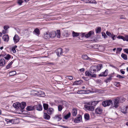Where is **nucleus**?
I'll return each instance as SVG.
<instances>
[{
  "mask_svg": "<svg viewBox=\"0 0 128 128\" xmlns=\"http://www.w3.org/2000/svg\"><path fill=\"white\" fill-rule=\"evenodd\" d=\"M102 68V64H101L97 66H92L90 69V72L91 73H94L100 71Z\"/></svg>",
  "mask_w": 128,
  "mask_h": 128,
  "instance_id": "obj_1",
  "label": "nucleus"
},
{
  "mask_svg": "<svg viewBox=\"0 0 128 128\" xmlns=\"http://www.w3.org/2000/svg\"><path fill=\"white\" fill-rule=\"evenodd\" d=\"M26 106V102H22L21 103L19 102H16L14 103L13 104V106L16 109H23Z\"/></svg>",
  "mask_w": 128,
  "mask_h": 128,
  "instance_id": "obj_2",
  "label": "nucleus"
},
{
  "mask_svg": "<svg viewBox=\"0 0 128 128\" xmlns=\"http://www.w3.org/2000/svg\"><path fill=\"white\" fill-rule=\"evenodd\" d=\"M112 104L113 102L111 100H106L103 101L102 102V106L104 107L109 106Z\"/></svg>",
  "mask_w": 128,
  "mask_h": 128,
  "instance_id": "obj_3",
  "label": "nucleus"
},
{
  "mask_svg": "<svg viewBox=\"0 0 128 128\" xmlns=\"http://www.w3.org/2000/svg\"><path fill=\"white\" fill-rule=\"evenodd\" d=\"M120 99L119 98H117L113 100V106L116 108H117L119 106L120 103Z\"/></svg>",
  "mask_w": 128,
  "mask_h": 128,
  "instance_id": "obj_4",
  "label": "nucleus"
},
{
  "mask_svg": "<svg viewBox=\"0 0 128 128\" xmlns=\"http://www.w3.org/2000/svg\"><path fill=\"white\" fill-rule=\"evenodd\" d=\"M103 110L101 107H98L95 109V113L97 114L100 115L102 113Z\"/></svg>",
  "mask_w": 128,
  "mask_h": 128,
  "instance_id": "obj_5",
  "label": "nucleus"
},
{
  "mask_svg": "<svg viewBox=\"0 0 128 128\" xmlns=\"http://www.w3.org/2000/svg\"><path fill=\"white\" fill-rule=\"evenodd\" d=\"M85 108L89 111H92L94 110V108L93 106H90L87 105L84 106Z\"/></svg>",
  "mask_w": 128,
  "mask_h": 128,
  "instance_id": "obj_6",
  "label": "nucleus"
},
{
  "mask_svg": "<svg viewBox=\"0 0 128 128\" xmlns=\"http://www.w3.org/2000/svg\"><path fill=\"white\" fill-rule=\"evenodd\" d=\"M82 120V117L81 115H79L74 120V122L75 123H78Z\"/></svg>",
  "mask_w": 128,
  "mask_h": 128,
  "instance_id": "obj_7",
  "label": "nucleus"
},
{
  "mask_svg": "<svg viewBox=\"0 0 128 128\" xmlns=\"http://www.w3.org/2000/svg\"><path fill=\"white\" fill-rule=\"evenodd\" d=\"M56 53L58 56H60L63 53L62 49L61 48L58 49L56 51Z\"/></svg>",
  "mask_w": 128,
  "mask_h": 128,
  "instance_id": "obj_8",
  "label": "nucleus"
},
{
  "mask_svg": "<svg viewBox=\"0 0 128 128\" xmlns=\"http://www.w3.org/2000/svg\"><path fill=\"white\" fill-rule=\"evenodd\" d=\"M34 110L38 111H41L42 110V106L40 104H38L34 106Z\"/></svg>",
  "mask_w": 128,
  "mask_h": 128,
  "instance_id": "obj_9",
  "label": "nucleus"
},
{
  "mask_svg": "<svg viewBox=\"0 0 128 128\" xmlns=\"http://www.w3.org/2000/svg\"><path fill=\"white\" fill-rule=\"evenodd\" d=\"M108 70L107 69H106L104 72L101 73L99 74L98 75V76H107L108 74Z\"/></svg>",
  "mask_w": 128,
  "mask_h": 128,
  "instance_id": "obj_10",
  "label": "nucleus"
},
{
  "mask_svg": "<svg viewBox=\"0 0 128 128\" xmlns=\"http://www.w3.org/2000/svg\"><path fill=\"white\" fill-rule=\"evenodd\" d=\"M20 40L19 37L17 35L15 34L13 38V40L15 43H16L19 42Z\"/></svg>",
  "mask_w": 128,
  "mask_h": 128,
  "instance_id": "obj_11",
  "label": "nucleus"
},
{
  "mask_svg": "<svg viewBox=\"0 0 128 128\" xmlns=\"http://www.w3.org/2000/svg\"><path fill=\"white\" fill-rule=\"evenodd\" d=\"M94 31H90L88 34H86L85 35V36L87 38H88L91 36L92 35H94Z\"/></svg>",
  "mask_w": 128,
  "mask_h": 128,
  "instance_id": "obj_12",
  "label": "nucleus"
},
{
  "mask_svg": "<svg viewBox=\"0 0 128 128\" xmlns=\"http://www.w3.org/2000/svg\"><path fill=\"white\" fill-rule=\"evenodd\" d=\"M54 119L57 120L58 121H59L62 119V116L60 114H57L54 117Z\"/></svg>",
  "mask_w": 128,
  "mask_h": 128,
  "instance_id": "obj_13",
  "label": "nucleus"
},
{
  "mask_svg": "<svg viewBox=\"0 0 128 128\" xmlns=\"http://www.w3.org/2000/svg\"><path fill=\"white\" fill-rule=\"evenodd\" d=\"M47 110V113L50 115L53 113L54 112V109L51 108H49Z\"/></svg>",
  "mask_w": 128,
  "mask_h": 128,
  "instance_id": "obj_14",
  "label": "nucleus"
},
{
  "mask_svg": "<svg viewBox=\"0 0 128 128\" xmlns=\"http://www.w3.org/2000/svg\"><path fill=\"white\" fill-rule=\"evenodd\" d=\"M2 38L4 42H8V41L9 38L8 35L6 34L3 36Z\"/></svg>",
  "mask_w": 128,
  "mask_h": 128,
  "instance_id": "obj_15",
  "label": "nucleus"
},
{
  "mask_svg": "<svg viewBox=\"0 0 128 128\" xmlns=\"http://www.w3.org/2000/svg\"><path fill=\"white\" fill-rule=\"evenodd\" d=\"M43 118L44 119L46 120H49L50 117L46 113H44L43 115Z\"/></svg>",
  "mask_w": 128,
  "mask_h": 128,
  "instance_id": "obj_16",
  "label": "nucleus"
},
{
  "mask_svg": "<svg viewBox=\"0 0 128 128\" xmlns=\"http://www.w3.org/2000/svg\"><path fill=\"white\" fill-rule=\"evenodd\" d=\"M5 64V61L4 59L2 58L0 60V66H3Z\"/></svg>",
  "mask_w": 128,
  "mask_h": 128,
  "instance_id": "obj_17",
  "label": "nucleus"
},
{
  "mask_svg": "<svg viewBox=\"0 0 128 128\" xmlns=\"http://www.w3.org/2000/svg\"><path fill=\"white\" fill-rule=\"evenodd\" d=\"M82 58L84 60H90L91 59L86 54H83L82 56Z\"/></svg>",
  "mask_w": 128,
  "mask_h": 128,
  "instance_id": "obj_18",
  "label": "nucleus"
},
{
  "mask_svg": "<svg viewBox=\"0 0 128 128\" xmlns=\"http://www.w3.org/2000/svg\"><path fill=\"white\" fill-rule=\"evenodd\" d=\"M49 32H46L44 36V38L46 39H49L50 38Z\"/></svg>",
  "mask_w": 128,
  "mask_h": 128,
  "instance_id": "obj_19",
  "label": "nucleus"
},
{
  "mask_svg": "<svg viewBox=\"0 0 128 128\" xmlns=\"http://www.w3.org/2000/svg\"><path fill=\"white\" fill-rule=\"evenodd\" d=\"M72 116H76L77 114V110L75 108H73L72 110Z\"/></svg>",
  "mask_w": 128,
  "mask_h": 128,
  "instance_id": "obj_20",
  "label": "nucleus"
},
{
  "mask_svg": "<svg viewBox=\"0 0 128 128\" xmlns=\"http://www.w3.org/2000/svg\"><path fill=\"white\" fill-rule=\"evenodd\" d=\"M50 38H53L56 36V32H53L51 33H50Z\"/></svg>",
  "mask_w": 128,
  "mask_h": 128,
  "instance_id": "obj_21",
  "label": "nucleus"
},
{
  "mask_svg": "<svg viewBox=\"0 0 128 128\" xmlns=\"http://www.w3.org/2000/svg\"><path fill=\"white\" fill-rule=\"evenodd\" d=\"M80 35V33L75 32L74 31L72 32V36L74 37L78 36H79Z\"/></svg>",
  "mask_w": 128,
  "mask_h": 128,
  "instance_id": "obj_22",
  "label": "nucleus"
},
{
  "mask_svg": "<svg viewBox=\"0 0 128 128\" xmlns=\"http://www.w3.org/2000/svg\"><path fill=\"white\" fill-rule=\"evenodd\" d=\"M26 109V110L28 111H31L34 109V106H28L27 107Z\"/></svg>",
  "mask_w": 128,
  "mask_h": 128,
  "instance_id": "obj_23",
  "label": "nucleus"
},
{
  "mask_svg": "<svg viewBox=\"0 0 128 128\" xmlns=\"http://www.w3.org/2000/svg\"><path fill=\"white\" fill-rule=\"evenodd\" d=\"M10 122L12 124H15L16 123V121L17 120L15 118L12 119L10 120Z\"/></svg>",
  "mask_w": 128,
  "mask_h": 128,
  "instance_id": "obj_24",
  "label": "nucleus"
},
{
  "mask_svg": "<svg viewBox=\"0 0 128 128\" xmlns=\"http://www.w3.org/2000/svg\"><path fill=\"white\" fill-rule=\"evenodd\" d=\"M38 94L40 96L44 97L45 96L44 92H38Z\"/></svg>",
  "mask_w": 128,
  "mask_h": 128,
  "instance_id": "obj_25",
  "label": "nucleus"
},
{
  "mask_svg": "<svg viewBox=\"0 0 128 128\" xmlns=\"http://www.w3.org/2000/svg\"><path fill=\"white\" fill-rule=\"evenodd\" d=\"M84 118L85 120H88L90 119V116L89 114L88 113L85 114L84 115Z\"/></svg>",
  "mask_w": 128,
  "mask_h": 128,
  "instance_id": "obj_26",
  "label": "nucleus"
},
{
  "mask_svg": "<svg viewBox=\"0 0 128 128\" xmlns=\"http://www.w3.org/2000/svg\"><path fill=\"white\" fill-rule=\"evenodd\" d=\"M60 30H57V32L56 33V36L58 38H60Z\"/></svg>",
  "mask_w": 128,
  "mask_h": 128,
  "instance_id": "obj_27",
  "label": "nucleus"
},
{
  "mask_svg": "<svg viewBox=\"0 0 128 128\" xmlns=\"http://www.w3.org/2000/svg\"><path fill=\"white\" fill-rule=\"evenodd\" d=\"M121 57L124 60H127L128 59L127 55L122 53L121 55Z\"/></svg>",
  "mask_w": 128,
  "mask_h": 128,
  "instance_id": "obj_28",
  "label": "nucleus"
},
{
  "mask_svg": "<svg viewBox=\"0 0 128 128\" xmlns=\"http://www.w3.org/2000/svg\"><path fill=\"white\" fill-rule=\"evenodd\" d=\"M96 33H99L101 31V28L100 27H99L96 28Z\"/></svg>",
  "mask_w": 128,
  "mask_h": 128,
  "instance_id": "obj_29",
  "label": "nucleus"
},
{
  "mask_svg": "<svg viewBox=\"0 0 128 128\" xmlns=\"http://www.w3.org/2000/svg\"><path fill=\"white\" fill-rule=\"evenodd\" d=\"M43 106L45 110H46L48 108V105L47 104H43Z\"/></svg>",
  "mask_w": 128,
  "mask_h": 128,
  "instance_id": "obj_30",
  "label": "nucleus"
},
{
  "mask_svg": "<svg viewBox=\"0 0 128 128\" xmlns=\"http://www.w3.org/2000/svg\"><path fill=\"white\" fill-rule=\"evenodd\" d=\"M9 74L10 76H12L15 75L16 74V72L15 71H14L10 72Z\"/></svg>",
  "mask_w": 128,
  "mask_h": 128,
  "instance_id": "obj_31",
  "label": "nucleus"
},
{
  "mask_svg": "<svg viewBox=\"0 0 128 128\" xmlns=\"http://www.w3.org/2000/svg\"><path fill=\"white\" fill-rule=\"evenodd\" d=\"M98 102L97 101H94L92 102L91 103V105L93 106H95L98 103Z\"/></svg>",
  "mask_w": 128,
  "mask_h": 128,
  "instance_id": "obj_32",
  "label": "nucleus"
},
{
  "mask_svg": "<svg viewBox=\"0 0 128 128\" xmlns=\"http://www.w3.org/2000/svg\"><path fill=\"white\" fill-rule=\"evenodd\" d=\"M34 31L38 35H39L40 34V31L38 28H36Z\"/></svg>",
  "mask_w": 128,
  "mask_h": 128,
  "instance_id": "obj_33",
  "label": "nucleus"
},
{
  "mask_svg": "<svg viewBox=\"0 0 128 128\" xmlns=\"http://www.w3.org/2000/svg\"><path fill=\"white\" fill-rule=\"evenodd\" d=\"M82 83V82L81 80H78L75 82L74 84L78 85L81 84Z\"/></svg>",
  "mask_w": 128,
  "mask_h": 128,
  "instance_id": "obj_34",
  "label": "nucleus"
},
{
  "mask_svg": "<svg viewBox=\"0 0 128 128\" xmlns=\"http://www.w3.org/2000/svg\"><path fill=\"white\" fill-rule=\"evenodd\" d=\"M70 113L69 112L68 114L65 116H64V118L65 119H67L70 117Z\"/></svg>",
  "mask_w": 128,
  "mask_h": 128,
  "instance_id": "obj_35",
  "label": "nucleus"
},
{
  "mask_svg": "<svg viewBox=\"0 0 128 128\" xmlns=\"http://www.w3.org/2000/svg\"><path fill=\"white\" fill-rule=\"evenodd\" d=\"M64 108L63 106L61 105H59L58 106V110L59 111H61Z\"/></svg>",
  "mask_w": 128,
  "mask_h": 128,
  "instance_id": "obj_36",
  "label": "nucleus"
},
{
  "mask_svg": "<svg viewBox=\"0 0 128 128\" xmlns=\"http://www.w3.org/2000/svg\"><path fill=\"white\" fill-rule=\"evenodd\" d=\"M89 3L94 4H97V2L95 0H89Z\"/></svg>",
  "mask_w": 128,
  "mask_h": 128,
  "instance_id": "obj_37",
  "label": "nucleus"
},
{
  "mask_svg": "<svg viewBox=\"0 0 128 128\" xmlns=\"http://www.w3.org/2000/svg\"><path fill=\"white\" fill-rule=\"evenodd\" d=\"M11 58L9 54H7L6 56L4 57L5 59L6 60H8Z\"/></svg>",
  "mask_w": 128,
  "mask_h": 128,
  "instance_id": "obj_38",
  "label": "nucleus"
},
{
  "mask_svg": "<svg viewBox=\"0 0 128 128\" xmlns=\"http://www.w3.org/2000/svg\"><path fill=\"white\" fill-rule=\"evenodd\" d=\"M128 108V107L127 106L125 107V110H122L121 112L124 114H126L127 112L126 109Z\"/></svg>",
  "mask_w": 128,
  "mask_h": 128,
  "instance_id": "obj_39",
  "label": "nucleus"
},
{
  "mask_svg": "<svg viewBox=\"0 0 128 128\" xmlns=\"http://www.w3.org/2000/svg\"><path fill=\"white\" fill-rule=\"evenodd\" d=\"M91 73H90L88 71H86L85 72V74L86 76H90L91 75Z\"/></svg>",
  "mask_w": 128,
  "mask_h": 128,
  "instance_id": "obj_40",
  "label": "nucleus"
},
{
  "mask_svg": "<svg viewBox=\"0 0 128 128\" xmlns=\"http://www.w3.org/2000/svg\"><path fill=\"white\" fill-rule=\"evenodd\" d=\"M117 38L119 39H122L124 41V36H118Z\"/></svg>",
  "mask_w": 128,
  "mask_h": 128,
  "instance_id": "obj_41",
  "label": "nucleus"
},
{
  "mask_svg": "<svg viewBox=\"0 0 128 128\" xmlns=\"http://www.w3.org/2000/svg\"><path fill=\"white\" fill-rule=\"evenodd\" d=\"M13 62L12 61H11L6 66V68L8 69L10 68L11 65L12 64Z\"/></svg>",
  "mask_w": 128,
  "mask_h": 128,
  "instance_id": "obj_42",
  "label": "nucleus"
},
{
  "mask_svg": "<svg viewBox=\"0 0 128 128\" xmlns=\"http://www.w3.org/2000/svg\"><path fill=\"white\" fill-rule=\"evenodd\" d=\"M124 41H126L128 42V35H125L124 36Z\"/></svg>",
  "mask_w": 128,
  "mask_h": 128,
  "instance_id": "obj_43",
  "label": "nucleus"
},
{
  "mask_svg": "<svg viewBox=\"0 0 128 128\" xmlns=\"http://www.w3.org/2000/svg\"><path fill=\"white\" fill-rule=\"evenodd\" d=\"M106 34L107 36L110 37H111L112 36V34L110 32L108 31H106Z\"/></svg>",
  "mask_w": 128,
  "mask_h": 128,
  "instance_id": "obj_44",
  "label": "nucleus"
},
{
  "mask_svg": "<svg viewBox=\"0 0 128 128\" xmlns=\"http://www.w3.org/2000/svg\"><path fill=\"white\" fill-rule=\"evenodd\" d=\"M23 2V1L22 0H18V3L19 5H21Z\"/></svg>",
  "mask_w": 128,
  "mask_h": 128,
  "instance_id": "obj_45",
  "label": "nucleus"
},
{
  "mask_svg": "<svg viewBox=\"0 0 128 128\" xmlns=\"http://www.w3.org/2000/svg\"><path fill=\"white\" fill-rule=\"evenodd\" d=\"M116 77L117 78H118L120 79L123 78H124V76H122L121 75L119 74H118L117 75Z\"/></svg>",
  "mask_w": 128,
  "mask_h": 128,
  "instance_id": "obj_46",
  "label": "nucleus"
},
{
  "mask_svg": "<svg viewBox=\"0 0 128 128\" xmlns=\"http://www.w3.org/2000/svg\"><path fill=\"white\" fill-rule=\"evenodd\" d=\"M102 36H104V38H106L108 37V36L106 35L105 33L104 32H102Z\"/></svg>",
  "mask_w": 128,
  "mask_h": 128,
  "instance_id": "obj_47",
  "label": "nucleus"
},
{
  "mask_svg": "<svg viewBox=\"0 0 128 128\" xmlns=\"http://www.w3.org/2000/svg\"><path fill=\"white\" fill-rule=\"evenodd\" d=\"M9 28V26H8L5 25L4 26V28L5 30H6Z\"/></svg>",
  "mask_w": 128,
  "mask_h": 128,
  "instance_id": "obj_48",
  "label": "nucleus"
},
{
  "mask_svg": "<svg viewBox=\"0 0 128 128\" xmlns=\"http://www.w3.org/2000/svg\"><path fill=\"white\" fill-rule=\"evenodd\" d=\"M110 37H112L113 40H114L116 39V38H114L116 37V36L114 34H112V36H111Z\"/></svg>",
  "mask_w": 128,
  "mask_h": 128,
  "instance_id": "obj_49",
  "label": "nucleus"
},
{
  "mask_svg": "<svg viewBox=\"0 0 128 128\" xmlns=\"http://www.w3.org/2000/svg\"><path fill=\"white\" fill-rule=\"evenodd\" d=\"M88 91H89V90L88 91V90H80L78 92V94H81V93H82V92H82L83 91V92H85V93H87V92L86 93V92H87Z\"/></svg>",
  "mask_w": 128,
  "mask_h": 128,
  "instance_id": "obj_50",
  "label": "nucleus"
},
{
  "mask_svg": "<svg viewBox=\"0 0 128 128\" xmlns=\"http://www.w3.org/2000/svg\"><path fill=\"white\" fill-rule=\"evenodd\" d=\"M112 80L111 77H110L108 78L107 80H106V82H107L108 81L109 82L111 80Z\"/></svg>",
  "mask_w": 128,
  "mask_h": 128,
  "instance_id": "obj_51",
  "label": "nucleus"
},
{
  "mask_svg": "<svg viewBox=\"0 0 128 128\" xmlns=\"http://www.w3.org/2000/svg\"><path fill=\"white\" fill-rule=\"evenodd\" d=\"M86 3H89V0H81Z\"/></svg>",
  "mask_w": 128,
  "mask_h": 128,
  "instance_id": "obj_52",
  "label": "nucleus"
},
{
  "mask_svg": "<svg viewBox=\"0 0 128 128\" xmlns=\"http://www.w3.org/2000/svg\"><path fill=\"white\" fill-rule=\"evenodd\" d=\"M12 51L14 53H15L16 52V49L14 48H12Z\"/></svg>",
  "mask_w": 128,
  "mask_h": 128,
  "instance_id": "obj_53",
  "label": "nucleus"
},
{
  "mask_svg": "<svg viewBox=\"0 0 128 128\" xmlns=\"http://www.w3.org/2000/svg\"><path fill=\"white\" fill-rule=\"evenodd\" d=\"M85 69L84 68H82L81 69H80L79 70L81 72H84V70Z\"/></svg>",
  "mask_w": 128,
  "mask_h": 128,
  "instance_id": "obj_54",
  "label": "nucleus"
},
{
  "mask_svg": "<svg viewBox=\"0 0 128 128\" xmlns=\"http://www.w3.org/2000/svg\"><path fill=\"white\" fill-rule=\"evenodd\" d=\"M122 50L121 48H117V50L118 52H120Z\"/></svg>",
  "mask_w": 128,
  "mask_h": 128,
  "instance_id": "obj_55",
  "label": "nucleus"
},
{
  "mask_svg": "<svg viewBox=\"0 0 128 128\" xmlns=\"http://www.w3.org/2000/svg\"><path fill=\"white\" fill-rule=\"evenodd\" d=\"M90 76L92 77H96V74H91Z\"/></svg>",
  "mask_w": 128,
  "mask_h": 128,
  "instance_id": "obj_56",
  "label": "nucleus"
},
{
  "mask_svg": "<svg viewBox=\"0 0 128 128\" xmlns=\"http://www.w3.org/2000/svg\"><path fill=\"white\" fill-rule=\"evenodd\" d=\"M120 72L122 74H125V72L123 71L122 70H120Z\"/></svg>",
  "mask_w": 128,
  "mask_h": 128,
  "instance_id": "obj_57",
  "label": "nucleus"
},
{
  "mask_svg": "<svg viewBox=\"0 0 128 128\" xmlns=\"http://www.w3.org/2000/svg\"><path fill=\"white\" fill-rule=\"evenodd\" d=\"M125 52H126L127 54H128V49L127 48L126 49H125L124 50Z\"/></svg>",
  "mask_w": 128,
  "mask_h": 128,
  "instance_id": "obj_58",
  "label": "nucleus"
},
{
  "mask_svg": "<svg viewBox=\"0 0 128 128\" xmlns=\"http://www.w3.org/2000/svg\"><path fill=\"white\" fill-rule=\"evenodd\" d=\"M68 78L70 80H72L73 79V78L71 76H68Z\"/></svg>",
  "mask_w": 128,
  "mask_h": 128,
  "instance_id": "obj_59",
  "label": "nucleus"
},
{
  "mask_svg": "<svg viewBox=\"0 0 128 128\" xmlns=\"http://www.w3.org/2000/svg\"><path fill=\"white\" fill-rule=\"evenodd\" d=\"M60 126L61 127H62L63 128H68V127H67V126Z\"/></svg>",
  "mask_w": 128,
  "mask_h": 128,
  "instance_id": "obj_60",
  "label": "nucleus"
},
{
  "mask_svg": "<svg viewBox=\"0 0 128 128\" xmlns=\"http://www.w3.org/2000/svg\"><path fill=\"white\" fill-rule=\"evenodd\" d=\"M54 104H55L54 103H52V102L50 103V105L51 106H54Z\"/></svg>",
  "mask_w": 128,
  "mask_h": 128,
  "instance_id": "obj_61",
  "label": "nucleus"
},
{
  "mask_svg": "<svg viewBox=\"0 0 128 128\" xmlns=\"http://www.w3.org/2000/svg\"><path fill=\"white\" fill-rule=\"evenodd\" d=\"M10 120L9 119H5V121L7 122H10Z\"/></svg>",
  "mask_w": 128,
  "mask_h": 128,
  "instance_id": "obj_62",
  "label": "nucleus"
},
{
  "mask_svg": "<svg viewBox=\"0 0 128 128\" xmlns=\"http://www.w3.org/2000/svg\"><path fill=\"white\" fill-rule=\"evenodd\" d=\"M6 30H3L2 31V33L3 34H5L6 32Z\"/></svg>",
  "mask_w": 128,
  "mask_h": 128,
  "instance_id": "obj_63",
  "label": "nucleus"
},
{
  "mask_svg": "<svg viewBox=\"0 0 128 128\" xmlns=\"http://www.w3.org/2000/svg\"><path fill=\"white\" fill-rule=\"evenodd\" d=\"M48 64L54 65V63L53 62H50L48 63Z\"/></svg>",
  "mask_w": 128,
  "mask_h": 128,
  "instance_id": "obj_64",
  "label": "nucleus"
}]
</instances>
